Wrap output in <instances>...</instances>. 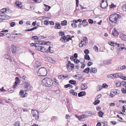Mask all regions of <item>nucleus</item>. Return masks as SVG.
<instances>
[{
  "mask_svg": "<svg viewBox=\"0 0 126 126\" xmlns=\"http://www.w3.org/2000/svg\"><path fill=\"white\" fill-rule=\"evenodd\" d=\"M121 85V83L119 82H117L116 83V86L117 87H119Z\"/></svg>",
  "mask_w": 126,
  "mask_h": 126,
  "instance_id": "nucleus-62",
  "label": "nucleus"
},
{
  "mask_svg": "<svg viewBox=\"0 0 126 126\" xmlns=\"http://www.w3.org/2000/svg\"><path fill=\"white\" fill-rule=\"evenodd\" d=\"M126 69V66L125 65H123L121 66L118 67L117 68V69L121 70L123 69Z\"/></svg>",
  "mask_w": 126,
  "mask_h": 126,
  "instance_id": "nucleus-14",
  "label": "nucleus"
},
{
  "mask_svg": "<svg viewBox=\"0 0 126 126\" xmlns=\"http://www.w3.org/2000/svg\"><path fill=\"white\" fill-rule=\"evenodd\" d=\"M34 2L36 3H38L40 2H41L42 0H32Z\"/></svg>",
  "mask_w": 126,
  "mask_h": 126,
  "instance_id": "nucleus-50",
  "label": "nucleus"
},
{
  "mask_svg": "<svg viewBox=\"0 0 126 126\" xmlns=\"http://www.w3.org/2000/svg\"><path fill=\"white\" fill-rule=\"evenodd\" d=\"M19 94L22 97H25L26 95L24 94V92L23 90H21L20 91Z\"/></svg>",
  "mask_w": 126,
  "mask_h": 126,
  "instance_id": "nucleus-22",
  "label": "nucleus"
},
{
  "mask_svg": "<svg viewBox=\"0 0 126 126\" xmlns=\"http://www.w3.org/2000/svg\"><path fill=\"white\" fill-rule=\"evenodd\" d=\"M47 59L48 61L49 62L53 63H56L55 61L53 59L49 57H47Z\"/></svg>",
  "mask_w": 126,
  "mask_h": 126,
  "instance_id": "nucleus-11",
  "label": "nucleus"
},
{
  "mask_svg": "<svg viewBox=\"0 0 126 126\" xmlns=\"http://www.w3.org/2000/svg\"><path fill=\"white\" fill-rule=\"evenodd\" d=\"M40 51L43 52H47V50L44 47H42V48H41Z\"/></svg>",
  "mask_w": 126,
  "mask_h": 126,
  "instance_id": "nucleus-28",
  "label": "nucleus"
},
{
  "mask_svg": "<svg viewBox=\"0 0 126 126\" xmlns=\"http://www.w3.org/2000/svg\"><path fill=\"white\" fill-rule=\"evenodd\" d=\"M86 93L85 92H81L78 94V96L79 97H80L83 96H84L86 95Z\"/></svg>",
  "mask_w": 126,
  "mask_h": 126,
  "instance_id": "nucleus-19",
  "label": "nucleus"
},
{
  "mask_svg": "<svg viewBox=\"0 0 126 126\" xmlns=\"http://www.w3.org/2000/svg\"><path fill=\"white\" fill-rule=\"evenodd\" d=\"M94 49L96 52H97L98 51V49L97 47L94 46Z\"/></svg>",
  "mask_w": 126,
  "mask_h": 126,
  "instance_id": "nucleus-46",
  "label": "nucleus"
},
{
  "mask_svg": "<svg viewBox=\"0 0 126 126\" xmlns=\"http://www.w3.org/2000/svg\"><path fill=\"white\" fill-rule=\"evenodd\" d=\"M89 51L88 50L86 49L84 51V53L86 55H87L89 53Z\"/></svg>",
  "mask_w": 126,
  "mask_h": 126,
  "instance_id": "nucleus-51",
  "label": "nucleus"
},
{
  "mask_svg": "<svg viewBox=\"0 0 126 126\" xmlns=\"http://www.w3.org/2000/svg\"><path fill=\"white\" fill-rule=\"evenodd\" d=\"M67 21L65 20H64L61 22V24L62 26L65 25L67 24Z\"/></svg>",
  "mask_w": 126,
  "mask_h": 126,
  "instance_id": "nucleus-32",
  "label": "nucleus"
},
{
  "mask_svg": "<svg viewBox=\"0 0 126 126\" xmlns=\"http://www.w3.org/2000/svg\"><path fill=\"white\" fill-rule=\"evenodd\" d=\"M69 83L71 84L74 85L76 83V81L74 80H70L69 81Z\"/></svg>",
  "mask_w": 126,
  "mask_h": 126,
  "instance_id": "nucleus-29",
  "label": "nucleus"
},
{
  "mask_svg": "<svg viewBox=\"0 0 126 126\" xmlns=\"http://www.w3.org/2000/svg\"><path fill=\"white\" fill-rule=\"evenodd\" d=\"M97 72V69L96 68L92 67L90 70V72L91 73H96Z\"/></svg>",
  "mask_w": 126,
  "mask_h": 126,
  "instance_id": "nucleus-16",
  "label": "nucleus"
},
{
  "mask_svg": "<svg viewBox=\"0 0 126 126\" xmlns=\"http://www.w3.org/2000/svg\"><path fill=\"white\" fill-rule=\"evenodd\" d=\"M66 37L65 36H63L61 37L60 38V40L63 43L65 42V40Z\"/></svg>",
  "mask_w": 126,
  "mask_h": 126,
  "instance_id": "nucleus-24",
  "label": "nucleus"
},
{
  "mask_svg": "<svg viewBox=\"0 0 126 126\" xmlns=\"http://www.w3.org/2000/svg\"><path fill=\"white\" fill-rule=\"evenodd\" d=\"M46 42L44 41H38V44H40V45H43V44H45V43Z\"/></svg>",
  "mask_w": 126,
  "mask_h": 126,
  "instance_id": "nucleus-44",
  "label": "nucleus"
},
{
  "mask_svg": "<svg viewBox=\"0 0 126 126\" xmlns=\"http://www.w3.org/2000/svg\"><path fill=\"white\" fill-rule=\"evenodd\" d=\"M64 33L63 32H59V35L62 36L63 35H64Z\"/></svg>",
  "mask_w": 126,
  "mask_h": 126,
  "instance_id": "nucleus-45",
  "label": "nucleus"
},
{
  "mask_svg": "<svg viewBox=\"0 0 126 126\" xmlns=\"http://www.w3.org/2000/svg\"><path fill=\"white\" fill-rule=\"evenodd\" d=\"M14 126H20L19 122L17 121L14 124Z\"/></svg>",
  "mask_w": 126,
  "mask_h": 126,
  "instance_id": "nucleus-40",
  "label": "nucleus"
},
{
  "mask_svg": "<svg viewBox=\"0 0 126 126\" xmlns=\"http://www.w3.org/2000/svg\"><path fill=\"white\" fill-rule=\"evenodd\" d=\"M42 83L43 86L46 87H50L52 85L53 81L50 78H47L42 80Z\"/></svg>",
  "mask_w": 126,
  "mask_h": 126,
  "instance_id": "nucleus-1",
  "label": "nucleus"
},
{
  "mask_svg": "<svg viewBox=\"0 0 126 126\" xmlns=\"http://www.w3.org/2000/svg\"><path fill=\"white\" fill-rule=\"evenodd\" d=\"M20 86L21 87L25 86L28 91L32 90V86L30 84L29 81L26 79L23 81L22 83L20 84Z\"/></svg>",
  "mask_w": 126,
  "mask_h": 126,
  "instance_id": "nucleus-3",
  "label": "nucleus"
},
{
  "mask_svg": "<svg viewBox=\"0 0 126 126\" xmlns=\"http://www.w3.org/2000/svg\"><path fill=\"white\" fill-rule=\"evenodd\" d=\"M100 102V100H96L93 103V104L95 105H97L99 104Z\"/></svg>",
  "mask_w": 126,
  "mask_h": 126,
  "instance_id": "nucleus-35",
  "label": "nucleus"
},
{
  "mask_svg": "<svg viewBox=\"0 0 126 126\" xmlns=\"http://www.w3.org/2000/svg\"><path fill=\"white\" fill-rule=\"evenodd\" d=\"M116 6L114 5L112 3L110 5V7L111 8H114Z\"/></svg>",
  "mask_w": 126,
  "mask_h": 126,
  "instance_id": "nucleus-58",
  "label": "nucleus"
},
{
  "mask_svg": "<svg viewBox=\"0 0 126 126\" xmlns=\"http://www.w3.org/2000/svg\"><path fill=\"white\" fill-rule=\"evenodd\" d=\"M16 4L20 8L22 6V5L21 4L19 3V2H18L17 1H16Z\"/></svg>",
  "mask_w": 126,
  "mask_h": 126,
  "instance_id": "nucleus-41",
  "label": "nucleus"
},
{
  "mask_svg": "<svg viewBox=\"0 0 126 126\" xmlns=\"http://www.w3.org/2000/svg\"><path fill=\"white\" fill-rule=\"evenodd\" d=\"M11 51L12 53L13 54L15 55L16 54V48L15 46L14 45H11Z\"/></svg>",
  "mask_w": 126,
  "mask_h": 126,
  "instance_id": "nucleus-8",
  "label": "nucleus"
},
{
  "mask_svg": "<svg viewBox=\"0 0 126 126\" xmlns=\"http://www.w3.org/2000/svg\"><path fill=\"white\" fill-rule=\"evenodd\" d=\"M73 86H72V85H70V84H68L67 85H64V87L65 88H67L68 87H70L71 88H72Z\"/></svg>",
  "mask_w": 126,
  "mask_h": 126,
  "instance_id": "nucleus-33",
  "label": "nucleus"
},
{
  "mask_svg": "<svg viewBox=\"0 0 126 126\" xmlns=\"http://www.w3.org/2000/svg\"><path fill=\"white\" fill-rule=\"evenodd\" d=\"M8 30H3L0 32V36H4L5 35L6 32H8Z\"/></svg>",
  "mask_w": 126,
  "mask_h": 126,
  "instance_id": "nucleus-12",
  "label": "nucleus"
},
{
  "mask_svg": "<svg viewBox=\"0 0 126 126\" xmlns=\"http://www.w3.org/2000/svg\"><path fill=\"white\" fill-rule=\"evenodd\" d=\"M6 8H3L0 10L1 13H0V20H3L5 19Z\"/></svg>",
  "mask_w": 126,
  "mask_h": 126,
  "instance_id": "nucleus-5",
  "label": "nucleus"
},
{
  "mask_svg": "<svg viewBox=\"0 0 126 126\" xmlns=\"http://www.w3.org/2000/svg\"><path fill=\"white\" fill-rule=\"evenodd\" d=\"M121 91L123 93H126V90H125L124 88H122L121 89Z\"/></svg>",
  "mask_w": 126,
  "mask_h": 126,
  "instance_id": "nucleus-47",
  "label": "nucleus"
},
{
  "mask_svg": "<svg viewBox=\"0 0 126 126\" xmlns=\"http://www.w3.org/2000/svg\"><path fill=\"white\" fill-rule=\"evenodd\" d=\"M104 114V113L101 111H100L98 112V116L100 117H102L103 115Z\"/></svg>",
  "mask_w": 126,
  "mask_h": 126,
  "instance_id": "nucleus-27",
  "label": "nucleus"
},
{
  "mask_svg": "<svg viewBox=\"0 0 126 126\" xmlns=\"http://www.w3.org/2000/svg\"><path fill=\"white\" fill-rule=\"evenodd\" d=\"M49 21H47V20H45L44 24L46 25H48L49 23Z\"/></svg>",
  "mask_w": 126,
  "mask_h": 126,
  "instance_id": "nucleus-53",
  "label": "nucleus"
},
{
  "mask_svg": "<svg viewBox=\"0 0 126 126\" xmlns=\"http://www.w3.org/2000/svg\"><path fill=\"white\" fill-rule=\"evenodd\" d=\"M93 64V63L91 62H89L88 63L87 65L88 66H90Z\"/></svg>",
  "mask_w": 126,
  "mask_h": 126,
  "instance_id": "nucleus-59",
  "label": "nucleus"
},
{
  "mask_svg": "<svg viewBox=\"0 0 126 126\" xmlns=\"http://www.w3.org/2000/svg\"><path fill=\"white\" fill-rule=\"evenodd\" d=\"M98 87L99 88V89H97V90L98 91H100V90H101V89H102L103 88L102 86L101 85L98 86Z\"/></svg>",
  "mask_w": 126,
  "mask_h": 126,
  "instance_id": "nucleus-56",
  "label": "nucleus"
},
{
  "mask_svg": "<svg viewBox=\"0 0 126 126\" xmlns=\"http://www.w3.org/2000/svg\"><path fill=\"white\" fill-rule=\"evenodd\" d=\"M72 27H73L74 28H76L77 27V25L75 24L74 23H72L71 24Z\"/></svg>",
  "mask_w": 126,
  "mask_h": 126,
  "instance_id": "nucleus-49",
  "label": "nucleus"
},
{
  "mask_svg": "<svg viewBox=\"0 0 126 126\" xmlns=\"http://www.w3.org/2000/svg\"><path fill=\"white\" fill-rule=\"evenodd\" d=\"M107 77L109 78H114V75L110 74L107 76Z\"/></svg>",
  "mask_w": 126,
  "mask_h": 126,
  "instance_id": "nucleus-37",
  "label": "nucleus"
},
{
  "mask_svg": "<svg viewBox=\"0 0 126 126\" xmlns=\"http://www.w3.org/2000/svg\"><path fill=\"white\" fill-rule=\"evenodd\" d=\"M120 37L122 40L126 41V35L123 34H121Z\"/></svg>",
  "mask_w": 126,
  "mask_h": 126,
  "instance_id": "nucleus-20",
  "label": "nucleus"
},
{
  "mask_svg": "<svg viewBox=\"0 0 126 126\" xmlns=\"http://www.w3.org/2000/svg\"><path fill=\"white\" fill-rule=\"evenodd\" d=\"M73 61L74 62L76 63H78L80 62L79 60L77 59H74Z\"/></svg>",
  "mask_w": 126,
  "mask_h": 126,
  "instance_id": "nucleus-48",
  "label": "nucleus"
},
{
  "mask_svg": "<svg viewBox=\"0 0 126 126\" xmlns=\"http://www.w3.org/2000/svg\"><path fill=\"white\" fill-rule=\"evenodd\" d=\"M102 86L103 88H106L108 87V85L105 83H104L103 84Z\"/></svg>",
  "mask_w": 126,
  "mask_h": 126,
  "instance_id": "nucleus-54",
  "label": "nucleus"
},
{
  "mask_svg": "<svg viewBox=\"0 0 126 126\" xmlns=\"http://www.w3.org/2000/svg\"><path fill=\"white\" fill-rule=\"evenodd\" d=\"M101 2L100 7L104 9L106 8L108 6L107 3V0H101Z\"/></svg>",
  "mask_w": 126,
  "mask_h": 126,
  "instance_id": "nucleus-6",
  "label": "nucleus"
},
{
  "mask_svg": "<svg viewBox=\"0 0 126 126\" xmlns=\"http://www.w3.org/2000/svg\"><path fill=\"white\" fill-rule=\"evenodd\" d=\"M44 5L45 6V7L44 8V9L46 11H48L51 8V7L50 6L46 5L45 4H44Z\"/></svg>",
  "mask_w": 126,
  "mask_h": 126,
  "instance_id": "nucleus-17",
  "label": "nucleus"
},
{
  "mask_svg": "<svg viewBox=\"0 0 126 126\" xmlns=\"http://www.w3.org/2000/svg\"><path fill=\"white\" fill-rule=\"evenodd\" d=\"M88 86H85L84 85H81V88L82 90H84L87 88Z\"/></svg>",
  "mask_w": 126,
  "mask_h": 126,
  "instance_id": "nucleus-31",
  "label": "nucleus"
},
{
  "mask_svg": "<svg viewBox=\"0 0 126 126\" xmlns=\"http://www.w3.org/2000/svg\"><path fill=\"white\" fill-rule=\"evenodd\" d=\"M88 22L89 23L92 24L93 23L94 21L93 20L90 19L88 20Z\"/></svg>",
  "mask_w": 126,
  "mask_h": 126,
  "instance_id": "nucleus-52",
  "label": "nucleus"
},
{
  "mask_svg": "<svg viewBox=\"0 0 126 126\" xmlns=\"http://www.w3.org/2000/svg\"><path fill=\"white\" fill-rule=\"evenodd\" d=\"M123 10L124 11H126V4L123 6Z\"/></svg>",
  "mask_w": 126,
  "mask_h": 126,
  "instance_id": "nucleus-43",
  "label": "nucleus"
},
{
  "mask_svg": "<svg viewBox=\"0 0 126 126\" xmlns=\"http://www.w3.org/2000/svg\"><path fill=\"white\" fill-rule=\"evenodd\" d=\"M53 51L51 49L49 51H48V50H47V53L50 52L51 53H53Z\"/></svg>",
  "mask_w": 126,
  "mask_h": 126,
  "instance_id": "nucleus-63",
  "label": "nucleus"
},
{
  "mask_svg": "<svg viewBox=\"0 0 126 126\" xmlns=\"http://www.w3.org/2000/svg\"><path fill=\"white\" fill-rule=\"evenodd\" d=\"M4 59L8 60L9 59H10V57L7 55H4L3 56Z\"/></svg>",
  "mask_w": 126,
  "mask_h": 126,
  "instance_id": "nucleus-38",
  "label": "nucleus"
},
{
  "mask_svg": "<svg viewBox=\"0 0 126 126\" xmlns=\"http://www.w3.org/2000/svg\"><path fill=\"white\" fill-rule=\"evenodd\" d=\"M73 56L74 58L76 59L78 57V54L77 53H75Z\"/></svg>",
  "mask_w": 126,
  "mask_h": 126,
  "instance_id": "nucleus-61",
  "label": "nucleus"
},
{
  "mask_svg": "<svg viewBox=\"0 0 126 126\" xmlns=\"http://www.w3.org/2000/svg\"><path fill=\"white\" fill-rule=\"evenodd\" d=\"M35 64V67L36 68H38V67L40 66L41 65V64L38 61H37L36 62Z\"/></svg>",
  "mask_w": 126,
  "mask_h": 126,
  "instance_id": "nucleus-23",
  "label": "nucleus"
},
{
  "mask_svg": "<svg viewBox=\"0 0 126 126\" xmlns=\"http://www.w3.org/2000/svg\"><path fill=\"white\" fill-rule=\"evenodd\" d=\"M81 43H83L84 45H87L88 43V39L87 38L85 37H83V39L81 41Z\"/></svg>",
  "mask_w": 126,
  "mask_h": 126,
  "instance_id": "nucleus-9",
  "label": "nucleus"
},
{
  "mask_svg": "<svg viewBox=\"0 0 126 126\" xmlns=\"http://www.w3.org/2000/svg\"><path fill=\"white\" fill-rule=\"evenodd\" d=\"M70 67H71V69H72L73 70L74 67V64L72 63L70 65Z\"/></svg>",
  "mask_w": 126,
  "mask_h": 126,
  "instance_id": "nucleus-64",
  "label": "nucleus"
},
{
  "mask_svg": "<svg viewBox=\"0 0 126 126\" xmlns=\"http://www.w3.org/2000/svg\"><path fill=\"white\" fill-rule=\"evenodd\" d=\"M84 58L86 60H89L90 59V58L88 55H86L84 56Z\"/></svg>",
  "mask_w": 126,
  "mask_h": 126,
  "instance_id": "nucleus-36",
  "label": "nucleus"
},
{
  "mask_svg": "<svg viewBox=\"0 0 126 126\" xmlns=\"http://www.w3.org/2000/svg\"><path fill=\"white\" fill-rule=\"evenodd\" d=\"M112 34L114 36H116L118 35V34L117 31L115 29L112 31Z\"/></svg>",
  "mask_w": 126,
  "mask_h": 126,
  "instance_id": "nucleus-15",
  "label": "nucleus"
},
{
  "mask_svg": "<svg viewBox=\"0 0 126 126\" xmlns=\"http://www.w3.org/2000/svg\"><path fill=\"white\" fill-rule=\"evenodd\" d=\"M82 23L83 24V27H85L86 26L88 25V22L86 21V19H84L83 20Z\"/></svg>",
  "mask_w": 126,
  "mask_h": 126,
  "instance_id": "nucleus-21",
  "label": "nucleus"
},
{
  "mask_svg": "<svg viewBox=\"0 0 126 126\" xmlns=\"http://www.w3.org/2000/svg\"><path fill=\"white\" fill-rule=\"evenodd\" d=\"M11 11L9 9H6V13L5 15L7 14H9L11 13Z\"/></svg>",
  "mask_w": 126,
  "mask_h": 126,
  "instance_id": "nucleus-42",
  "label": "nucleus"
},
{
  "mask_svg": "<svg viewBox=\"0 0 126 126\" xmlns=\"http://www.w3.org/2000/svg\"><path fill=\"white\" fill-rule=\"evenodd\" d=\"M70 65H68V64H66V68L68 70V72H70L71 71H72L73 70V69L70 68Z\"/></svg>",
  "mask_w": 126,
  "mask_h": 126,
  "instance_id": "nucleus-25",
  "label": "nucleus"
},
{
  "mask_svg": "<svg viewBox=\"0 0 126 126\" xmlns=\"http://www.w3.org/2000/svg\"><path fill=\"white\" fill-rule=\"evenodd\" d=\"M47 73L46 69L44 67L40 68L37 73V75L38 76H45Z\"/></svg>",
  "mask_w": 126,
  "mask_h": 126,
  "instance_id": "nucleus-4",
  "label": "nucleus"
},
{
  "mask_svg": "<svg viewBox=\"0 0 126 126\" xmlns=\"http://www.w3.org/2000/svg\"><path fill=\"white\" fill-rule=\"evenodd\" d=\"M55 28L56 29H60L61 28L60 26V24L58 22L56 23L55 24Z\"/></svg>",
  "mask_w": 126,
  "mask_h": 126,
  "instance_id": "nucleus-18",
  "label": "nucleus"
},
{
  "mask_svg": "<svg viewBox=\"0 0 126 126\" xmlns=\"http://www.w3.org/2000/svg\"><path fill=\"white\" fill-rule=\"evenodd\" d=\"M121 18V16L120 15L114 14L110 16L109 19L112 23H115L117 22V20L120 19Z\"/></svg>",
  "mask_w": 126,
  "mask_h": 126,
  "instance_id": "nucleus-2",
  "label": "nucleus"
},
{
  "mask_svg": "<svg viewBox=\"0 0 126 126\" xmlns=\"http://www.w3.org/2000/svg\"><path fill=\"white\" fill-rule=\"evenodd\" d=\"M16 23L14 22H12L10 23V26L13 27L16 25Z\"/></svg>",
  "mask_w": 126,
  "mask_h": 126,
  "instance_id": "nucleus-39",
  "label": "nucleus"
},
{
  "mask_svg": "<svg viewBox=\"0 0 126 126\" xmlns=\"http://www.w3.org/2000/svg\"><path fill=\"white\" fill-rule=\"evenodd\" d=\"M109 43L110 45L113 47H115L117 45V43H115L113 42H111Z\"/></svg>",
  "mask_w": 126,
  "mask_h": 126,
  "instance_id": "nucleus-26",
  "label": "nucleus"
},
{
  "mask_svg": "<svg viewBox=\"0 0 126 126\" xmlns=\"http://www.w3.org/2000/svg\"><path fill=\"white\" fill-rule=\"evenodd\" d=\"M118 77H119V73H116L114 75V78H117Z\"/></svg>",
  "mask_w": 126,
  "mask_h": 126,
  "instance_id": "nucleus-60",
  "label": "nucleus"
},
{
  "mask_svg": "<svg viewBox=\"0 0 126 126\" xmlns=\"http://www.w3.org/2000/svg\"><path fill=\"white\" fill-rule=\"evenodd\" d=\"M90 70V68L89 67L85 69L83 71V72L88 73L89 72Z\"/></svg>",
  "mask_w": 126,
  "mask_h": 126,
  "instance_id": "nucleus-30",
  "label": "nucleus"
},
{
  "mask_svg": "<svg viewBox=\"0 0 126 126\" xmlns=\"http://www.w3.org/2000/svg\"><path fill=\"white\" fill-rule=\"evenodd\" d=\"M33 38L34 39H37V40H38V37L36 36H33L32 37V39H33L32 38Z\"/></svg>",
  "mask_w": 126,
  "mask_h": 126,
  "instance_id": "nucleus-55",
  "label": "nucleus"
},
{
  "mask_svg": "<svg viewBox=\"0 0 126 126\" xmlns=\"http://www.w3.org/2000/svg\"><path fill=\"white\" fill-rule=\"evenodd\" d=\"M32 113L33 117H35V119L36 120H38L39 119V112L37 111L33 110H32Z\"/></svg>",
  "mask_w": 126,
  "mask_h": 126,
  "instance_id": "nucleus-7",
  "label": "nucleus"
},
{
  "mask_svg": "<svg viewBox=\"0 0 126 126\" xmlns=\"http://www.w3.org/2000/svg\"><path fill=\"white\" fill-rule=\"evenodd\" d=\"M42 47L40 46H36L35 48L37 50L40 51L41 48H42Z\"/></svg>",
  "mask_w": 126,
  "mask_h": 126,
  "instance_id": "nucleus-34",
  "label": "nucleus"
},
{
  "mask_svg": "<svg viewBox=\"0 0 126 126\" xmlns=\"http://www.w3.org/2000/svg\"><path fill=\"white\" fill-rule=\"evenodd\" d=\"M16 81L15 82V84L14 86V88H16L17 86V84L18 82H19V79L18 78L16 77Z\"/></svg>",
  "mask_w": 126,
  "mask_h": 126,
  "instance_id": "nucleus-10",
  "label": "nucleus"
},
{
  "mask_svg": "<svg viewBox=\"0 0 126 126\" xmlns=\"http://www.w3.org/2000/svg\"><path fill=\"white\" fill-rule=\"evenodd\" d=\"M117 91L115 90H114L113 91H111L110 92V96L111 97H112L115 95L117 94Z\"/></svg>",
  "mask_w": 126,
  "mask_h": 126,
  "instance_id": "nucleus-13",
  "label": "nucleus"
},
{
  "mask_svg": "<svg viewBox=\"0 0 126 126\" xmlns=\"http://www.w3.org/2000/svg\"><path fill=\"white\" fill-rule=\"evenodd\" d=\"M101 96L102 95L101 94H99L96 97V98L97 99H98L101 98Z\"/></svg>",
  "mask_w": 126,
  "mask_h": 126,
  "instance_id": "nucleus-57",
  "label": "nucleus"
}]
</instances>
